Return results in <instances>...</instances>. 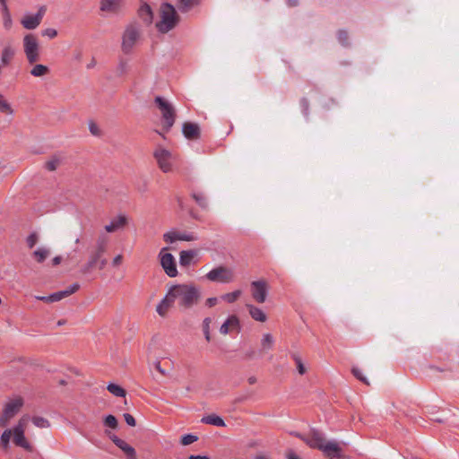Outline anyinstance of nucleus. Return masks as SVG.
<instances>
[{
  "mask_svg": "<svg viewBox=\"0 0 459 459\" xmlns=\"http://www.w3.org/2000/svg\"><path fill=\"white\" fill-rule=\"evenodd\" d=\"M109 238L105 233L99 234L95 242L88 248V258L82 266L81 273L87 275L94 270H103L108 264L106 255L109 247Z\"/></svg>",
  "mask_w": 459,
  "mask_h": 459,
  "instance_id": "nucleus-1",
  "label": "nucleus"
},
{
  "mask_svg": "<svg viewBox=\"0 0 459 459\" xmlns=\"http://www.w3.org/2000/svg\"><path fill=\"white\" fill-rule=\"evenodd\" d=\"M169 292L178 301L180 310L186 311L196 306L202 297L200 289L195 284H176L169 288Z\"/></svg>",
  "mask_w": 459,
  "mask_h": 459,
  "instance_id": "nucleus-2",
  "label": "nucleus"
},
{
  "mask_svg": "<svg viewBox=\"0 0 459 459\" xmlns=\"http://www.w3.org/2000/svg\"><path fill=\"white\" fill-rule=\"evenodd\" d=\"M160 20L156 23V28L160 33H168L178 26L180 16L176 8L169 3H163L160 7Z\"/></svg>",
  "mask_w": 459,
  "mask_h": 459,
  "instance_id": "nucleus-3",
  "label": "nucleus"
},
{
  "mask_svg": "<svg viewBox=\"0 0 459 459\" xmlns=\"http://www.w3.org/2000/svg\"><path fill=\"white\" fill-rule=\"evenodd\" d=\"M154 102L161 114L162 129L168 133L175 124L177 117L176 109L173 105L163 97H155Z\"/></svg>",
  "mask_w": 459,
  "mask_h": 459,
  "instance_id": "nucleus-4",
  "label": "nucleus"
},
{
  "mask_svg": "<svg viewBox=\"0 0 459 459\" xmlns=\"http://www.w3.org/2000/svg\"><path fill=\"white\" fill-rule=\"evenodd\" d=\"M24 405V399L20 395L9 398L3 406L0 417V428H4L14 418Z\"/></svg>",
  "mask_w": 459,
  "mask_h": 459,
  "instance_id": "nucleus-5",
  "label": "nucleus"
},
{
  "mask_svg": "<svg viewBox=\"0 0 459 459\" xmlns=\"http://www.w3.org/2000/svg\"><path fill=\"white\" fill-rule=\"evenodd\" d=\"M205 277L210 281L230 283L234 281L235 273L231 268L220 265L207 273Z\"/></svg>",
  "mask_w": 459,
  "mask_h": 459,
  "instance_id": "nucleus-6",
  "label": "nucleus"
},
{
  "mask_svg": "<svg viewBox=\"0 0 459 459\" xmlns=\"http://www.w3.org/2000/svg\"><path fill=\"white\" fill-rule=\"evenodd\" d=\"M153 156L162 172L168 173L172 170V153L169 151L159 147L154 151Z\"/></svg>",
  "mask_w": 459,
  "mask_h": 459,
  "instance_id": "nucleus-7",
  "label": "nucleus"
},
{
  "mask_svg": "<svg viewBox=\"0 0 459 459\" xmlns=\"http://www.w3.org/2000/svg\"><path fill=\"white\" fill-rule=\"evenodd\" d=\"M139 39V31L134 25H129L122 38V50L124 53L128 54L133 49L136 41Z\"/></svg>",
  "mask_w": 459,
  "mask_h": 459,
  "instance_id": "nucleus-8",
  "label": "nucleus"
},
{
  "mask_svg": "<svg viewBox=\"0 0 459 459\" xmlns=\"http://www.w3.org/2000/svg\"><path fill=\"white\" fill-rule=\"evenodd\" d=\"M166 249V247L162 248L160 253V264L168 276L176 277L178 270L174 256L170 253H164Z\"/></svg>",
  "mask_w": 459,
  "mask_h": 459,
  "instance_id": "nucleus-9",
  "label": "nucleus"
},
{
  "mask_svg": "<svg viewBox=\"0 0 459 459\" xmlns=\"http://www.w3.org/2000/svg\"><path fill=\"white\" fill-rule=\"evenodd\" d=\"M326 439L323 432L316 429H311L307 434L306 444L313 449H318L321 451L324 445L326 444Z\"/></svg>",
  "mask_w": 459,
  "mask_h": 459,
  "instance_id": "nucleus-10",
  "label": "nucleus"
},
{
  "mask_svg": "<svg viewBox=\"0 0 459 459\" xmlns=\"http://www.w3.org/2000/svg\"><path fill=\"white\" fill-rule=\"evenodd\" d=\"M252 297L258 303H264L266 299L268 286L264 280L251 282Z\"/></svg>",
  "mask_w": 459,
  "mask_h": 459,
  "instance_id": "nucleus-11",
  "label": "nucleus"
},
{
  "mask_svg": "<svg viewBox=\"0 0 459 459\" xmlns=\"http://www.w3.org/2000/svg\"><path fill=\"white\" fill-rule=\"evenodd\" d=\"M321 451L328 459H345L342 447L335 441H327Z\"/></svg>",
  "mask_w": 459,
  "mask_h": 459,
  "instance_id": "nucleus-12",
  "label": "nucleus"
},
{
  "mask_svg": "<svg viewBox=\"0 0 459 459\" xmlns=\"http://www.w3.org/2000/svg\"><path fill=\"white\" fill-rule=\"evenodd\" d=\"M22 420L13 429V442L15 446L29 450V443L24 436V429L22 424Z\"/></svg>",
  "mask_w": 459,
  "mask_h": 459,
  "instance_id": "nucleus-13",
  "label": "nucleus"
},
{
  "mask_svg": "<svg viewBox=\"0 0 459 459\" xmlns=\"http://www.w3.org/2000/svg\"><path fill=\"white\" fill-rule=\"evenodd\" d=\"M163 240L167 243H174L177 240L193 241L195 240V237L194 236L193 233H186L172 230L163 234Z\"/></svg>",
  "mask_w": 459,
  "mask_h": 459,
  "instance_id": "nucleus-14",
  "label": "nucleus"
},
{
  "mask_svg": "<svg viewBox=\"0 0 459 459\" xmlns=\"http://www.w3.org/2000/svg\"><path fill=\"white\" fill-rule=\"evenodd\" d=\"M80 289V284L75 282L70 285L67 289L64 290H60L57 292H55L49 296H48V299L49 302H57L74 293H75Z\"/></svg>",
  "mask_w": 459,
  "mask_h": 459,
  "instance_id": "nucleus-15",
  "label": "nucleus"
},
{
  "mask_svg": "<svg viewBox=\"0 0 459 459\" xmlns=\"http://www.w3.org/2000/svg\"><path fill=\"white\" fill-rule=\"evenodd\" d=\"M184 136L188 140H197L200 138V127L195 123L185 122L182 126Z\"/></svg>",
  "mask_w": 459,
  "mask_h": 459,
  "instance_id": "nucleus-16",
  "label": "nucleus"
},
{
  "mask_svg": "<svg viewBox=\"0 0 459 459\" xmlns=\"http://www.w3.org/2000/svg\"><path fill=\"white\" fill-rule=\"evenodd\" d=\"M237 330L240 331V323L237 316H230L227 320L221 325L220 333L223 335L228 334L230 331Z\"/></svg>",
  "mask_w": 459,
  "mask_h": 459,
  "instance_id": "nucleus-17",
  "label": "nucleus"
},
{
  "mask_svg": "<svg viewBox=\"0 0 459 459\" xmlns=\"http://www.w3.org/2000/svg\"><path fill=\"white\" fill-rule=\"evenodd\" d=\"M175 303L174 299L170 296V293L168 291L166 296L160 300L156 307L157 313L160 316H165L169 309Z\"/></svg>",
  "mask_w": 459,
  "mask_h": 459,
  "instance_id": "nucleus-18",
  "label": "nucleus"
},
{
  "mask_svg": "<svg viewBox=\"0 0 459 459\" xmlns=\"http://www.w3.org/2000/svg\"><path fill=\"white\" fill-rule=\"evenodd\" d=\"M127 224V218L126 215L120 214L116 219L112 220L109 224L105 226L107 232H115L116 230L124 228Z\"/></svg>",
  "mask_w": 459,
  "mask_h": 459,
  "instance_id": "nucleus-19",
  "label": "nucleus"
},
{
  "mask_svg": "<svg viewBox=\"0 0 459 459\" xmlns=\"http://www.w3.org/2000/svg\"><path fill=\"white\" fill-rule=\"evenodd\" d=\"M202 0H178L177 6L180 13H186L195 7L200 5Z\"/></svg>",
  "mask_w": 459,
  "mask_h": 459,
  "instance_id": "nucleus-20",
  "label": "nucleus"
},
{
  "mask_svg": "<svg viewBox=\"0 0 459 459\" xmlns=\"http://www.w3.org/2000/svg\"><path fill=\"white\" fill-rule=\"evenodd\" d=\"M121 0H100V9L102 12L117 13L119 10Z\"/></svg>",
  "mask_w": 459,
  "mask_h": 459,
  "instance_id": "nucleus-21",
  "label": "nucleus"
},
{
  "mask_svg": "<svg viewBox=\"0 0 459 459\" xmlns=\"http://www.w3.org/2000/svg\"><path fill=\"white\" fill-rule=\"evenodd\" d=\"M139 16L146 23L151 24L153 19V13L151 6L148 4H143L139 8Z\"/></svg>",
  "mask_w": 459,
  "mask_h": 459,
  "instance_id": "nucleus-22",
  "label": "nucleus"
},
{
  "mask_svg": "<svg viewBox=\"0 0 459 459\" xmlns=\"http://www.w3.org/2000/svg\"><path fill=\"white\" fill-rule=\"evenodd\" d=\"M196 254L195 250L181 251L179 254V264L183 267L189 266Z\"/></svg>",
  "mask_w": 459,
  "mask_h": 459,
  "instance_id": "nucleus-23",
  "label": "nucleus"
},
{
  "mask_svg": "<svg viewBox=\"0 0 459 459\" xmlns=\"http://www.w3.org/2000/svg\"><path fill=\"white\" fill-rule=\"evenodd\" d=\"M50 253L49 248L39 247L33 251L32 257L37 263L42 264L50 255Z\"/></svg>",
  "mask_w": 459,
  "mask_h": 459,
  "instance_id": "nucleus-24",
  "label": "nucleus"
},
{
  "mask_svg": "<svg viewBox=\"0 0 459 459\" xmlns=\"http://www.w3.org/2000/svg\"><path fill=\"white\" fill-rule=\"evenodd\" d=\"M247 307L249 311L251 317L254 320L258 321V322H265L266 321V318H267L266 315L261 308L256 307L254 305H247Z\"/></svg>",
  "mask_w": 459,
  "mask_h": 459,
  "instance_id": "nucleus-25",
  "label": "nucleus"
},
{
  "mask_svg": "<svg viewBox=\"0 0 459 459\" xmlns=\"http://www.w3.org/2000/svg\"><path fill=\"white\" fill-rule=\"evenodd\" d=\"M201 422L204 423V424L217 426V427H224L225 426V422H224L223 419L214 413L203 417L201 420Z\"/></svg>",
  "mask_w": 459,
  "mask_h": 459,
  "instance_id": "nucleus-26",
  "label": "nucleus"
},
{
  "mask_svg": "<svg viewBox=\"0 0 459 459\" xmlns=\"http://www.w3.org/2000/svg\"><path fill=\"white\" fill-rule=\"evenodd\" d=\"M39 59V46L38 39L30 35V64Z\"/></svg>",
  "mask_w": 459,
  "mask_h": 459,
  "instance_id": "nucleus-27",
  "label": "nucleus"
},
{
  "mask_svg": "<svg viewBox=\"0 0 459 459\" xmlns=\"http://www.w3.org/2000/svg\"><path fill=\"white\" fill-rule=\"evenodd\" d=\"M117 447L126 454L127 459H137L135 449L125 440H122L120 444L117 445Z\"/></svg>",
  "mask_w": 459,
  "mask_h": 459,
  "instance_id": "nucleus-28",
  "label": "nucleus"
},
{
  "mask_svg": "<svg viewBox=\"0 0 459 459\" xmlns=\"http://www.w3.org/2000/svg\"><path fill=\"white\" fill-rule=\"evenodd\" d=\"M46 11V6L42 5L39 7L38 13L35 15H30V30L35 29L40 23L41 19L44 16Z\"/></svg>",
  "mask_w": 459,
  "mask_h": 459,
  "instance_id": "nucleus-29",
  "label": "nucleus"
},
{
  "mask_svg": "<svg viewBox=\"0 0 459 459\" xmlns=\"http://www.w3.org/2000/svg\"><path fill=\"white\" fill-rule=\"evenodd\" d=\"M62 161L61 157L54 155L45 163V168L48 171H55L62 164Z\"/></svg>",
  "mask_w": 459,
  "mask_h": 459,
  "instance_id": "nucleus-30",
  "label": "nucleus"
},
{
  "mask_svg": "<svg viewBox=\"0 0 459 459\" xmlns=\"http://www.w3.org/2000/svg\"><path fill=\"white\" fill-rule=\"evenodd\" d=\"M107 389L109 393L117 397H126V391L122 386L114 383H109L107 386Z\"/></svg>",
  "mask_w": 459,
  "mask_h": 459,
  "instance_id": "nucleus-31",
  "label": "nucleus"
},
{
  "mask_svg": "<svg viewBox=\"0 0 459 459\" xmlns=\"http://www.w3.org/2000/svg\"><path fill=\"white\" fill-rule=\"evenodd\" d=\"M13 437V429H5L0 437V447L7 450L9 447L10 440Z\"/></svg>",
  "mask_w": 459,
  "mask_h": 459,
  "instance_id": "nucleus-32",
  "label": "nucleus"
},
{
  "mask_svg": "<svg viewBox=\"0 0 459 459\" xmlns=\"http://www.w3.org/2000/svg\"><path fill=\"white\" fill-rule=\"evenodd\" d=\"M30 421L35 427L39 429H48L50 427L49 420L41 416H32L30 417Z\"/></svg>",
  "mask_w": 459,
  "mask_h": 459,
  "instance_id": "nucleus-33",
  "label": "nucleus"
},
{
  "mask_svg": "<svg viewBox=\"0 0 459 459\" xmlns=\"http://www.w3.org/2000/svg\"><path fill=\"white\" fill-rule=\"evenodd\" d=\"M191 196L201 208H207V198L203 193L192 192Z\"/></svg>",
  "mask_w": 459,
  "mask_h": 459,
  "instance_id": "nucleus-34",
  "label": "nucleus"
},
{
  "mask_svg": "<svg viewBox=\"0 0 459 459\" xmlns=\"http://www.w3.org/2000/svg\"><path fill=\"white\" fill-rule=\"evenodd\" d=\"M49 73V68L44 65H35L30 70V74L36 77H40L48 74Z\"/></svg>",
  "mask_w": 459,
  "mask_h": 459,
  "instance_id": "nucleus-35",
  "label": "nucleus"
},
{
  "mask_svg": "<svg viewBox=\"0 0 459 459\" xmlns=\"http://www.w3.org/2000/svg\"><path fill=\"white\" fill-rule=\"evenodd\" d=\"M241 293L240 290H237L222 295L221 299L228 303H234L241 296Z\"/></svg>",
  "mask_w": 459,
  "mask_h": 459,
  "instance_id": "nucleus-36",
  "label": "nucleus"
},
{
  "mask_svg": "<svg viewBox=\"0 0 459 459\" xmlns=\"http://www.w3.org/2000/svg\"><path fill=\"white\" fill-rule=\"evenodd\" d=\"M337 39L341 45L343 47H348L349 43V33L345 30H339L337 31Z\"/></svg>",
  "mask_w": 459,
  "mask_h": 459,
  "instance_id": "nucleus-37",
  "label": "nucleus"
},
{
  "mask_svg": "<svg viewBox=\"0 0 459 459\" xmlns=\"http://www.w3.org/2000/svg\"><path fill=\"white\" fill-rule=\"evenodd\" d=\"M0 112L10 115L13 113L11 105L4 100V96L0 93Z\"/></svg>",
  "mask_w": 459,
  "mask_h": 459,
  "instance_id": "nucleus-38",
  "label": "nucleus"
},
{
  "mask_svg": "<svg viewBox=\"0 0 459 459\" xmlns=\"http://www.w3.org/2000/svg\"><path fill=\"white\" fill-rule=\"evenodd\" d=\"M103 423L106 427H108L112 429H116L118 427V421L114 415H108L104 418Z\"/></svg>",
  "mask_w": 459,
  "mask_h": 459,
  "instance_id": "nucleus-39",
  "label": "nucleus"
},
{
  "mask_svg": "<svg viewBox=\"0 0 459 459\" xmlns=\"http://www.w3.org/2000/svg\"><path fill=\"white\" fill-rule=\"evenodd\" d=\"M264 350H271L273 344V338L271 333H264L261 341Z\"/></svg>",
  "mask_w": 459,
  "mask_h": 459,
  "instance_id": "nucleus-40",
  "label": "nucleus"
},
{
  "mask_svg": "<svg viewBox=\"0 0 459 459\" xmlns=\"http://www.w3.org/2000/svg\"><path fill=\"white\" fill-rule=\"evenodd\" d=\"M212 323L211 317H205L203 321V332L205 337V340L209 342L211 341V333H210V325Z\"/></svg>",
  "mask_w": 459,
  "mask_h": 459,
  "instance_id": "nucleus-41",
  "label": "nucleus"
},
{
  "mask_svg": "<svg viewBox=\"0 0 459 459\" xmlns=\"http://www.w3.org/2000/svg\"><path fill=\"white\" fill-rule=\"evenodd\" d=\"M292 359H294V361L296 363L298 372L300 375L306 374L307 368L304 366L301 358L298 354L294 353V354H292Z\"/></svg>",
  "mask_w": 459,
  "mask_h": 459,
  "instance_id": "nucleus-42",
  "label": "nucleus"
},
{
  "mask_svg": "<svg viewBox=\"0 0 459 459\" xmlns=\"http://www.w3.org/2000/svg\"><path fill=\"white\" fill-rule=\"evenodd\" d=\"M13 56V50L9 48H5L2 51V56H1V61H2L3 65H8V63L12 59Z\"/></svg>",
  "mask_w": 459,
  "mask_h": 459,
  "instance_id": "nucleus-43",
  "label": "nucleus"
},
{
  "mask_svg": "<svg viewBox=\"0 0 459 459\" xmlns=\"http://www.w3.org/2000/svg\"><path fill=\"white\" fill-rule=\"evenodd\" d=\"M197 439H198L197 436H195L193 434H186L181 437V444L183 446H188V445H191L194 442L197 441Z\"/></svg>",
  "mask_w": 459,
  "mask_h": 459,
  "instance_id": "nucleus-44",
  "label": "nucleus"
},
{
  "mask_svg": "<svg viewBox=\"0 0 459 459\" xmlns=\"http://www.w3.org/2000/svg\"><path fill=\"white\" fill-rule=\"evenodd\" d=\"M351 373L352 375L357 378L359 379V381L363 382L364 384H366L367 385H369V383L368 381V379L363 376L361 370L356 367H353L351 368Z\"/></svg>",
  "mask_w": 459,
  "mask_h": 459,
  "instance_id": "nucleus-45",
  "label": "nucleus"
},
{
  "mask_svg": "<svg viewBox=\"0 0 459 459\" xmlns=\"http://www.w3.org/2000/svg\"><path fill=\"white\" fill-rule=\"evenodd\" d=\"M123 417H124L125 421L126 422L127 425H129L130 427H135L136 426V420H135V419L134 418L133 415H131L129 413H124Z\"/></svg>",
  "mask_w": 459,
  "mask_h": 459,
  "instance_id": "nucleus-46",
  "label": "nucleus"
},
{
  "mask_svg": "<svg viewBox=\"0 0 459 459\" xmlns=\"http://www.w3.org/2000/svg\"><path fill=\"white\" fill-rule=\"evenodd\" d=\"M89 129H90V132L93 135H96V136L100 135V130L99 126H97V124H95L94 122H90Z\"/></svg>",
  "mask_w": 459,
  "mask_h": 459,
  "instance_id": "nucleus-47",
  "label": "nucleus"
},
{
  "mask_svg": "<svg viewBox=\"0 0 459 459\" xmlns=\"http://www.w3.org/2000/svg\"><path fill=\"white\" fill-rule=\"evenodd\" d=\"M42 35L54 39L57 35V31L55 29L48 28L42 31Z\"/></svg>",
  "mask_w": 459,
  "mask_h": 459,
  "instance_id": "nucleus-48",
  "label": "nucleus"
},
{
  "mask_svg": "<svg viewBox=\"0 0 459 459\" xmlns=\"http://www.w3.org/2000/svg\"><path fill=\"white\" fill-rule=\"evenodd\" d=\"M123 262V255L121 254L117 255L112 260V265L115 267L119 266Z\"/></svg>",
  "mask_w": 459,
  "mask_h": 459,
  "instance_id": "nucleus-49",
  "label": "nucleus"
},
{
  "mask_svg": "<svg viewBox=\"0 0 459 459\" xmlns=\"http://www.w3.org/2000/svg\"><path fill=\"white\" fill-rule=\"evenodd\" d=\"M23 48H24V53L29 59V34H26L23 38Z\"/></svg>",
  "mask_w": 459,
  "mask_h": 459,
  "instance_id": "nucleus-50",
  "label": "nucleus"
},
{
  "mask_svg": "<svg viewBox=\"0 0 459 459\" xmlns=\"http://www.w3.org/2000/svg\"><path fill=\"white\" fill-rule=\"evenodd\" d=\"M218 303V299L215 298V297H212V298H208L205 301V305L208 307H214L215 305H217Z\"/></svg>",
  "mask_w": 459,
  "mask_h": 459,
  "instance_id": "nucleus-51",
  "label": "nucleus"
},
{
  "mask_svg": "<svg viewBox=\"0 0 459 459\" xmlns=\"http://www.w3.org/2000/svg\"><path fill=\"white\" fill-rule=\"evenodd\" d=\"M300 105H301V108H302L303 112L305 113V115H307L308 108H309V103H308L307 100V99H302L300 100Z\"/></svg>",
  "mask_w": 459,
  "mask_h": 459,
  "instance_id": "nucleus-52",
  "label": "nucleus"
},
{
  "mask_svg": "<svg viewBox=\"0 0 459 459\" xmlns=\"http://www.w3.org/2000/svg\"><path fill=\"white\" fill-rule=\"evenodd\" d=\"M428 368L431 370H436L438 372L452 371V368L450 367L442 368L434 365H429Z\"/></svg>",
  "mask_w": 459,
  "mask_h": 459,
  "instance_id": "nucleus-53",
  "label": "nucleus"
},
{
  "mask_svg": "<svg viewBox=\"0 0 459 459\" xmlns=\"http://www.w3.org/2000/svg\"><path fill=\"white\" fill-rule=\"evenodd\" d=\"M38 234L37 233H30V248H32L36 243L38 242Z\"/></svg>",
  "mask_w": 459,
  "mask_h": 459,
  "instance_id": "nucleus-54",
  "label": "nucleus"
},
{
  "mask_svg": "<svg viewBox=\"0 0 459 459\" xmlns=\"http://www.w3.org/2000/svg\"><path fill=\"white\" fill-rule=\"evenodd\" d=\"M291 435H293L294 437L301 439L303 442L306 443V440H307V435H304V434H301L299 432H291Z\"/></svg>",
  "mask_w": 459,
  "mask_h": 459,
  "instance_id": "nucleus-55",
  "label": "nucleus"
},
{
  "mask_svg": "<svg viewBox=\"0 0 459 459\" xmlns=\"http://www.w3.org/2000/svg\"><path fill=\"white\" fill-rule=\"evenodd\" d=\"M291 435H293L294 437L301 439L303 442L306 443V440H307V435H304V434H301L299 432H291Z\"/></svg>",
  "mask_w": 459,
  "mask_h": 459,
  "instance_id": "nucleus-56",
  "label": "nucleus"
},
{
  "mask_svg": "<svg viewBox=\"0 0 459 459\" xmlns=\"http://www.w3.org/2000/svg\"><path fill=\"white\" fill-rule=\"evenodd\" d=\"M22 24L25 29H29V13L25 14L22 19Z\"/></svg>",
  "mask_w": 459,
  "mask_h": 459,
  "instance_id": "nucleus-57",
  "label": "nucleus"
},
{
  "mask_svg": "<svg viewBox=\"0 0 459 459\" xmlns=\"http://www.w3.org/2000/svg\"><path fill=\"white\" fill-rule=\"evenodd\" d=\"M254 459H271V456L264 453H257Z\"/></svg>",
  "mask_w": 459,
  "mask_h": 459,
  "instance_id": "nucleus-58",
  "label": "nucleus"
},
{
  "mask_svg": "<svg viewBox=\"0 0 459 459\" xmlns=\"http://www.w3.org/2000/svg\"><path fill=\"white\" fill-rule=\"evenodd\" d=\"M62 262V256L61 255H56L55 256L53 259H52V265L53 266H56L58 264H60Z\"/></svg>",
  "mask_w": 459,
  "mask_h": 459,
  "instance_id": "nucleus-59",
  "label": "nucleus"
},
{
  "mask_svg": "<svg viewBox=\"0 0 459 459\" xmlns=\"http://www.w3.org/2000/svg\"><path fill=\"white\" fill-rule=\"evenodd\" d=\"M109 438L112 440V442L117 446L118 444H120V442L123 440L121 438H119L116 435H111L109 436Z\"/></svg>",
  "mask_w": 459,
  "mask_h": 459,
  "instance_id": "nucleus-60",
  "label": "nucleus"
},
{
  "mask_svg": "<svg viewBox=\"0 0 459 459\" xmlns=\"http://www.w3.org/2000/svg\"><path fill=\"white\" fill-rule=\"evenodd\" d=\"M4 26L9 28L10 24H11V15L9 14V18H8L6 15V13L4 11Z\"/></svg>",
  "mask_w": 459,
  "mask_h": 459,
  "instance_id": "nucleus-61",
  "label": "nucleus"
},
{
  "mask_svg": "<svg viewBox=\"0 0 459 459\" xmlns=\"http://www.w3.org/2000/svg\"><path fill=\"white\" fill-rule=\"evenodd\" d=\"M287 459H300V457L299 455H297L294 452L290 451L287 454Z\"/></svg>",
  "mask_w": 459,
  "mask_h": 459,
  "instance_id": "nucleus-62",
  "label": "nucleus"
},
{
  "mask_svg": "<svg viewBox=\"0 0 459 459\" xmlns=\"http://www.w3.org/2000/svg\"><path fill=\"white\" fill-rule=\"evenodd\" d=\"M286 3L290 7H294L299 4V0H286Z\"/></svg>",
  "mask_w": 459,
  "mask_h": 459,
  "instance_id": "nucleus-63",
  "label": "nucleus"
},
{
  "mask_svg": "<svg viewBox=\"0 0 459 459\" xmlns=\"http://www.w3.org/2000/svg\"><path fill=\"white\" fill-rule=\"evenodd\" d=\"M188 459H210L207 455H190Z\"/></svg>",
  "mask_w": 459,
  "mask_h": 459,
  "instance_id": "nucleus-64",
  "label": "nucleus"
}]
</instances>
